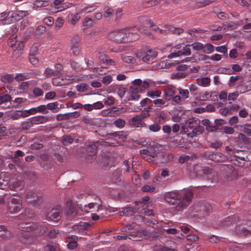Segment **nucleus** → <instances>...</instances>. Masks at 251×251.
I'll list each match as a JSON object with an SVG mask.
<instances>
[{"label":"nucleus","mask_w":251,"mask_h":251,"mask_svg":"<svg viewBox=\"0 0 251 251\" xmlns=\"http://www.w3.org/2000/svg\"><path fill=\"white\" fill-rule=\"evenodd\" d=\"M194 193L190 189L169 192L165 194L164 199L170 205L173 206L177 212L186 209L191 203Z\"/></svg>","instance_id":"1"},{"label":"nucleus","mask_w":251,"mask_h":251,"mask_svg":"<svg viewBox=\"0 0 251 251\" xmlns=\"http://www.w3.org/2000/svg\"><path fill=\"white\" fill-rule=\"evenodd\" d=\"M25 198L28 203L34 206L39 205L43 201L42 195L41 193L32 190L27 191L26 192Z\"/></svg>","instance_id":"2"},{"label":"nucleus","mask_w":251,"mask_h":251,"mask_svg":"<svg viewBox=\"0 0 251 251\" xmlns=\"http://www.w3.org/2000/svg\"><path fill=\"white\" fill-rule=\"evenodd\" d=\"M189 47L190 45H185L183 43L176 45L174 47V52L169 55L168 58L171 59L180 55H190L191 51Z\"/></svg>","instance_id":"3"},{"label":"nucleus","mask_w":251,"mask_h":251,"mask_svg":"<svg viewBox=\"0 0 251 251\" xmlns=\"http://www.w3.org/2000/svg\"><path fill=\"white\" fill-rule=\"evenodd\" d=\"M126 34L127 33L125 30V29H123L122 30L113 31L110 32L108 35V37L110 40L115 42H128V41H131L132 39L126 38Z\"/></svg>","instance_id":"4"},{"label":"nucleus","mask_w":251,"mask_h":251,"mask_svg":"<svg viewBox=\"0 0 251 251\" xmlns=\"http://www.w3.org/2000/svg\"><path fill=\"white\" fill-rule=\"evenodd\" d=\"M62 211V206L57 205L47 213L46 219L48 221L58 222L61 219Z\"/></svg>","instance_id":"5"},{"label":"nucleus","mask_w":251,"mask_h":251,"mask_svg":"<svg viewBox=\"0 0 251 251\" xmlns=\"http://www.w3.org/2000/svg\"><path fill=\"white\" fill-rule=\"evenodd\" d=\"M144 159L148 162H153L155 160L158 152L155 148H148L139 151Z\"/></svg>","instance_id":"6"},{"label":"nucleus","mask_w":251,"mask_h":251,"mask_svg":"<svg viewBox=\"0 0 251 251\" xmlns=\"http://www.w3.org/2000/svg\"><path fill=\"white\" fill-rule=\"evenodd\" d=\"M98 147V143L97 142H93L91 144L86 145V159L88 161L91 163L95 160Z\"/></svg>","instance_id":"7"},{"label":"nucleus","mask_w":251,"mask_h":251,"mask_svg":"<svg viewBox=\"0 0 251 251\" xmlns=\"http://www.w3.org/2000/svg\"><path fill=\"white\" fill-rule=\"evenodd\" d=\"M239 217L237 215L229 216L219 222L218 228H226L233 226L237 223Z\"/></svg>","instance_id":"8"},{"label":"nucleus","mask_w":251,"mask_h":251,"mask_svg":"<svg viewBox=\"0 0 251 251\" xmlns=\"http://www.w3.org/2000/svg\"><path fill=\"white\" fill-rule=\"evenodd\" d=\"M22 208V201L19 199H11L8 205V210L11 213L19 212Z\"/></svg>","instance_id":"9"},{"label":"nucleus","mask_w":251,"mask_h":251,"mask_svg":"<svg viewBox=\"0 0 251 251\" xmlns=\"http://www.w3.org/2000/svg\"><path fill=\"white\" fill-rule=\"evenodd\" d=\"M204 156L210 160L215 162H223L226 159V157L220 152L213 153L210 151H207L204 152Z\"/></svg>","instance_id":"10"},{"label":"nucleus","mask_w":251,"mask_h":251,"mask_svg":"<svg viewBox=\"0 0 251 251\" xmlns=\"http://www.w3.org/2000/svg\"><path fill=\"white\" fill-rule=\"evenodd\" d=\"M75 79L73 75H65L62 78H55L52 79V84L55 86H61L68 84Z\"/></svg>","instance_id":"11"},{"label":"nucleus","mask_w":251,"mask_h":251,"mask_svg":"<svg viewBox=\"0 0 251 251\" xmlns=\"http://www.w3.org/2000/svg\"><path fill=\"white\" fill-rule=\"evenodd\" d=\"M143 120V117L141 115H137L129 120V124L132 127H145L146 124Z\"/></svg>","instance_id":"12"},{"label":"nucleus","mask_w":251,"mask_h":251,"mask_svg":"<svg viewBox=\"0 0 251 251\" xmlns=\"http://www.w3.org/2000/svg\"><path fill=\"white\" fill-rule=\"evenodd\" d=\"M157 55V52L156 50H149L146 52L142 57V60L145 62L151 63L154 61Z\"/></svg>","instance_id":"13"},{"label":"nucleus","mask_w":251,"mask_h":251,"mask_svg":"<svg viewBox=\"0 0 251 251\" xmlns=\"http://www.w3.org/2000/svg\"><path fill=\"white\" fill-rule=\"evenodd\" d=\"M67 207L68 209L67 211V215L71 217H75L79 214L78 211L76 209V206L73 203L71 200L67 202Z\"/></svg>","instance_id":"14"},{"label":"nucleus","mask_w":251,"mask_h":251,"mask_svg":"<svg viewBox=\"0 0 251 251\" xmlns=\"http://www.w3.org/2000/svg\"><path fill=\"white\" fill-rule=\"evenodd\" d=\"M0 241L4 240H9L13 237L11 232L3 225L0 226Z\"/></svg>","instance_id":"15"},{"label":"nucleus","mask_w":251,"mask_h":251,"mask_svg":"<svg viewBox=\"0 0 251 251\" xmlns=\"http://www.w3.org/2000/svg\"><path fill=\"white\" fill-rule=\"evenodd\" d=\"M36 224L34 223H21L18 225V228L22 231L30 232L35 230Z\"/></svg>","instance_id":"16"},{"label":"nucleus","mask_w":251,"mask_h":251,"mask_svg":"<svg viewBox=\"0 0 251 251\" xmlns=\"http://www.w3.org/2000/svg\"><path fill=\"white\" fill-rule=\"evenodd\" d=\"M80 39L78 36H75L72 39L71 50L74 55L77 56L79 53Z\"/></svg>","instance_id":"17"},{"label":"nucleus","mask_w":251,"mask_h":251,"mask_svg":"<svg viewBox=\"0 0 251 251\" xmlns=\"http://www.w3.org/2000/svg\"><path fill=\"white\" fill-rule=\"evenodd\" d=\"M27 14V11L17 10L12 12L9 16L12 19V20L18 21L26 16Z\"/></svg>","instance_id":"18"},{"label":"nucleus","mask_w":251,"mask_h":251,"mask_svg":"<svg viewBox=\"0 0 251 251\" xmlns=\"http://www.w3.org/2000/svg\"><path fill=\"white\" fill-rule=\"evenodd\" d=\"M12 97L8 94H3L0 96V105L4 108L10 106V100Z\"/></svg>","instance_id":"19"},{"label":"nucleus","mask_w":251,"mask_h":251,"mask_svg":"<svg viewBox=\"0 0 251 251\" xmlns=\"http://www.w3.org/2000/svg\"><path fill=\"white\" fill-rule=\"evenodd\" d=\"M25 187V182L22 179H17L13 182L10 185V189L15 191H20L24 189Z\"/></svg>","instance_id":"20"},{"label":"nucleus","mask_w":251,"mask_h":251,"mask_svg":"<svg viewBox=\"0 0 251 251\" xmlns=\"http://www.w3.org/2000/svg\"><path fill=\"white\" fill-rule=\"evenodd\" d=\"M136 212H137V210L136 207H133L130 206H127L122 208V210L120 212L122 213L123 216L129 217L133 215Z\"/></svg>","instance_id":"21"},{"label":"nucleus","mask_w":251,"mask_h":251,"mask_svg":"<svg viewBox=\"0 0 251 251\" xmlns=\"http://www.w3.org/2000/svg\"><path fill=\"white\" fill-rule=\"evenodd\" d=\"M67 247L69 249L73 250L77 246L78 237L75 235H72L67 237Z\"/></svg>","instance_id":"22"},{"label":"nucleus","mask_w":251,"mask_h":251,"mask_svg":"<svg viewBox=\"0 0 251 251\" xmlns=\"http://www.w3.org/2000/svg\"><path fill=\"white\" fill-rule=\"evenodd\" d=\"M125 30L127 33V34L126 35V38L132 39H134V40L128 41V42L135 41L139 38V35L134 32V31L136 30L135 28L131 27L129 28L128 29L126 28L125 29Z\"/></svg>","instance_id":"23"},{"label":"nucleus","mask_w":251,"mask_h":251,"mask_svg":"<svg viewBox=\"0 0 251 251\" xmlns=\"http://www.w3.org/2000/svg\"><path fill=\"white\" fill-rule=\"evenodd\" d=\"M31 119L32 120V122L33 123V125L43 124L49 121V119L47 117L42 115H38L32 117L31 118Z\"/></svg>","instance_id":"24"},{"label":"nucleus","mask_w":251,"mask_h":251,"mask_svg":"<svg viewBox=\"0 0 251 251\" xmlns=\"http://www.w3.org/2000/svg\"><path fill=\"white\" fill-rule=\"evenodd\" d=\"M236 231L238 234L243 236H247L251 234V226H249L248 228L242 226H238L236 227Z\"/></svg>","instance_id":"25"},{"label":"nucleus","mask_w":251,"mask_h":251,"mask_svg":"<svg viewBox=\"0 0 251 251\" xmlns=\"http://www.w3.org/2000/svg\"><path fill=\"white\" fill-rule=\"evenodd\" d=\"M210 78L207 76L202 78H198L196 79L197 84L201 87L209 86L210 84Z\"/></svg>","instance_id":"26"},{"label":"nucleus","mask_w":251,"mask_h":251,"mask_svg":"<svg viewBox=\"0 0 251 251\" xmlns=\"http://www.w3.org/2000/svg\"><path fill=\"white\" fill-rule=\"evenodd\" d=\"M175 91L171 87H167L164 91V98L165 100H170L175 95Z\"/></svg>","instance_id":"27"},{"label":"nucleus","mask_w":251,"mask_h":251,"mask_svg":"<svg viewBox=\"0 0 251 251\" xmlns=\"http://www.w3.org/2000/svg\"><path fill=\"white\" fill-rule=\"evenodd\" d=\"M97 204L98 202L96 201L95 202H91L88 204L85 205L84 206H83L81 204H77V207L81 211L84 212L85 213H88L89 209L93 208L95 205Z\"/></svg>","instance_id":"28"},{"label":"nucleus","mask_w":251,"mask_h":251,"mask_svg":"<svg viewBox=\"0 0 251 251\" xmlns=\"http://www.w3.org/2000/svg\"><path fill=\"white\" fill-rule=\"evenodd\" d=\"M132 83L133 86L130 87V92H139L141 84H142V80L140 79H136L133 81Z\"/></svg>","instance_id":"29"},{"label":"nucleus","mask_w":251,"mask_h":251,"mask_svg":"<svg viewBox=\"0 0 251 251\" xmlns=\"http://www.w3.org/2000/svg\"><path fill=\"white\" fill-rule=\"evenodd\" d=\"M67 18L68 21L69 23L72 25H75L79 21L80 18V16L79 13H76L75 14H71L68 15Z\"/></svg>","instance_id":"30"},{"label":"nucleus","mask_w":251,"mask_h":251,"mask_svg":"<svg viewBox=\"0 0 251 251\" xmlns=\"http://www.w3.org/2000/svg\"><path fill=\"white\" fill-rule=\"evenodd\" d=\"M33 81H24L21 82L19 85V88L23 93L26 92Z\"/></svg>","instance_id":"31"},{"label":"nucleus","mask_w":251,"mask_h":251,"mask_svg":"<svg viewBox=\"0 0 251 251\" xmlns=\"http://www.w3.org/2000/svg\"><path fill=\"white\" fill-rule=\"evenodd\" d=\"M32 122V120L31 118H30L28 119L27 121L22 122L21 124V129L26 130L30 129L33 126Z\"/></svg>","instance_id":"32"},{"label":"nucleus","mask_w":251,"mask_h":251,"mask_svg":"<svg viewBox=\"0 0 251 251\" xmlns=\"http://www.w3.org/2000/svg\"><path fill=\"white\" fill-rule=\"evenodd\" d=\"M155 251H177L175 249H171L162 245H156L153 246Z\"/></svg>","instance_id":"33"},{"label":"nucleus","mask_w":251,"mask_h":251,"mask_svg":"<svg viewBox=\"0 0 251 251\" xmlns=\"http://www.w3.org/2000/svg\"><path fill=\"white\" fill-rule=\"evenodd\" d=\"M50 2L48 0H36L33 3L34 7L40 8L48 6Z\"/></svg>","instance_id":"34"},{"label":"nucleus","mask_w":251,"mask_h":251,"mask_svg":"<svg viewBox=\"0 0 251 251\" xmlns=\"http://www.w3.org/2000/svg\"><path fill=\"white\" fill-rule=\"evenodd\" d=\"M166 119V114L164 113H160L157 115V116L155 118V122L158 124H163L165 122Z\"/></svg>","instance_id":"35"},{"label":"nucleus","mask_w":251,"mask_h":251,"mask_svg":"<svg viewBox=\"0 0 251 251\" xmlns=\"http://www.w3.org/2000/svg\"><path fill=\"white\" fill-rule=\"evenodd\" d=\"M89 226L90 225L88 223H80L78 225L75 226L74 228L81 231L87 229Z\"/></svg>","instance_id":"36"},{"label":"nucleus","mask_w":251,"mask_h":251,"mask_svg":"<svg viewBox=\"0 0 251 251\" xmlns=\"http://www.w3.org/2000/svg\"><path fill=\"white\" fill-rule=\"evenodd\" d=\"M14 79V77L12 75L5 74L1 76V80L4 83H10Z\"/></svg>","instance_id":"37"},{"label":"nucleus","mask_w":251,"mask_h":251,"mask_svg":"<svg viewBox=\"0 0 251 251\" xmlns=\"http://www.w3.org/2000/svg\"><path fill=\"white\" fill-rule=\"evenodd\" d=\"M74 142V138L70 135H66L62 137V143L64 145H68L72 144Z\"/></svg>","instance_id":"38"},{"label":"nucleus","mask_w":251,"mask_h":251,"mask_svg":"<svg viewBox=\"0 0 251 251\" xmlns=\"http://www.w3.org/2000/svg\"><path fill=\"white\" fill-rule=\"evenodd\" d=\"M165 27L167 28L169 31H170L172 33L176 34H180L182 33L183 31V29L181 28H176L172 25H165Z\"/></svg>","instance_id":"39"},{"label":"nucleus","mask_w":251,"mask_h":251,"mask_svg":"<svg viewBox=\"0 0 251 251\" xmlns=\"http://www.w3.org/2000/svg\"><path fill=\"white\" fill-rule=\"evenodd\" d=\"M202 51L204 53L209 54L213 52L214 50V47L211 44H206L203 45Z\"/></svg>","instance_id":"40"},{"label":"nucleus","mask_w":251,"mask_h":251,"mask_svg":"<svg viewBox=\"0 0 251 251\" xmlns=\"http://www.w3.org/2000/svg\"><path fill=\"white\" fill-rule=\"evenodd\" d=\"M179 94L181 96V98L186 99L189 97V91L187 89H182L179 87L177 88Z\"/></svg>","instance_id":"41"},{"label":"nucleus","mask_w":251,"mask_h":251,"mask_svg":"<svg viewBox=\"0 0 251 251\" xmlns=\"http://www.w3.org/2000/svg\"><path fill=\"white\" fill-rule=\"evenodd\" d=\"M46 105L47 109L52 111L53 112H57L59 110V108H58V103L57 101L49 103Z\"/></svg>","instance_id":"42"},{"label":"nucleus","mask_w":251,"mask_h":251,"mask_svg":"<svg viewBox=\"0 0 251 251\" xmlns=\"http://www.w3.org/2000/svg\"><path fill=\"white\" fill-rule=\"evenodd\" d=\"M135 225L134 223L128 224L124 226L121 229V230L123 232H126V234L131 230L134 229Z\"/></svg>","instance_id":"43"},{"label":"nucleus","mask_w":251,"mask_h":251,"mask_svg":"<svg viewBox=\"0 0 251 251\" xmlns=\"http://www.w3.org/2000/svg\"><path fill=\"white\" fill-rule=\"evenodd\" d=\"M193 159V155H187L185 154H183L181 155L178 158V162L181 164H183L186 161L191 160H192Z\"/></svg>","instance_id":"44"},{"label":"nucleus","mask_w":251,"mask_h":251,"mask_svg":"<svg viewBox=\"0 0 251 251\" xmlns=\"http://www.w3.org/2000/svg\"><path fill=\"white\" fill-rule=\"evenodd\" d=\"M102 60L103 61V63H106L107 65H115L116 64V62L113 59H110L108 58L107 56L106 55H104L102 57Z\"/></svg>","instance_id":"45"},{"label":"nucleus","mask_w":251,"mask_h":251,"mask_svg":"<svg viewBox=\"0 0 251 251\" xmlns=\"http://www.w3.org/2000/svg\"><path fill=\"white\" fill-rule=\"evenodd\" d=\"M56 73L57 72H55L54 70L49 67L47 68L44 72V74L47 77H49L51 76H57Z\"/></svg>","instance_id":"46"},{"label":"nucleus","mask_w":251,"mask_h":251,"mask_svg":"<svg viewBox=\"0 0 251 251\" xmlns=\"http://www.w3.org/2000/svg\"><path fill=\"white\" fill-rule=\"evenodd\" d=\"M204 131V127L202 126H196L193 129L192 132L194 136L199 135Z\"/></svg>","instance_id":"47"},{"label":"nucleus","mask_w":251,"mask_h":251,"mask_svg":"<svg viewBox=\"0 0 251 251\" xmlns=\"http://www.w3.org/2000/svg\"><path fill=\"white\" fill-rule=\"evenodd\" d=\"M162 91L161 90H155L148 92L147 96L153 99L155 97H160Z\"/></svg>","instance_id":"48"},{"label":"nucleus","mask_w":251,"mask_h":251,"mask_svg":"<svg viewBox=\"0 0 251 251\" xmlns=\"http://www.w3.org/2000/svg\"><path fill=\"white\" fill-rule=\"evenodd\" d=\"M114 125L118 128H122L124 127L126 124V122L124 119L119 118L113 122Z\"/></svg>","instance_id":"49"},{"label":"nucleus","mask_w":251,"mask_h":251,"mask_svg":"<svg viewBox=\"0 0 251 251\" xmlns=\"http://www.w3.org/2000/svg\"><path fill=\"white\" fill-rule=\"evenodd\" d=\"M211 97V95L207 91L202 92L199 94L200 99L202 100H209Z\"/></svg>","instance_id":"50"},{"label":"nucleus","mask_w":251,"mask_h":251,"mask_svg":"<svg viewBox=\"0 0 251 251\" xmlns=\"http://www.w3.org/2000/svg\"><path fill=\"white\" fill-rule=\"evenodd\" d=\"M130 95L128 98V100H138L140 98V95L138 94V92L133 91L130 92Z\"/></svg>","instance_id":"51"},{"label":"nucleus","mask_w":251,"mask_h":251,"mask_svg":"<svg viewBox=\"0 0 251 251\" xmlns=\"http://www.w3.org/2000/svg\"><path fill=\"white\" fill-rule=\"evenodd\" d=\"M152 103L157 107H162L166 104V101L163 99H157L152 100Z\"/></svg>","instance_id":"52"},{"label":"nucleus","mask_w":251,"mask_h":251,"mask_svg":"<svg viewBox=\"0 0 251 251\" xmlns=\"http://www.w3.org/2000/svg\"><path fill=\"white\" fill-rule=\"evenodd\" d=\"M35 229L38 231L39 234L43 235L47 232V228L44 225H36Z\"/></svg>","instance_id":"53"},{"label":"nucleus","mask_w":251,"mask_h":251,"mask_svg":"<svg viewBox=\"0 0 251 251\" xmlns=\"http://www.w3.org/2000/svg\"><path fill=\"white\" fill-rule=\"evenodd\" d=\"M93 22L92 19L86 17L83 21V25L85 27H90L93 25Z\"/></svg>","instance_id":"54"},{"label":"nucleus","mask_w":251,"mask_h":251,"mask_svg":"<svg viewBox=\"0 0 251 251\" xmlns=\"http://www.w3.org/2000/svg\"><path fill=\"white\" fill-rule=\"evenodd\" d=\"M149 129L152 132H157L161 129V126L157 123L149 126Z\"/></svg>","instance_id":"55"},{"label":"nucleus","mask_w":251,"mask_h":251,"mask_svg":"<svg viewBox=\"0 0 251 251\" xmlns=\"http://www.w3.org/2000/svg\"><path fill=\"white\" fill-rule=\"evenodd\" d=\"M20 112L21 110L12 112L9 114V116L13 120H18L21 117Z\"/></svg>","instance_id":"56"},{"label":"nucleus","mask_w":251,"mask_h":251,"mask_svg":"<svg viewBox=\"0 0 251 251\" xmlns=\"http://www.w3.org/2000/svg\"><path fill=\"white\" fill-rule=\"evenodd\" d=\"M126 92V88L124 87H119L117 94L120 98H123Z\"/></svg>","instance_id":"57"},{"label":"nucleus","mask_w":251,"mask_h":251,"mask_svg":"<svg viewBox=\"0 0 251 251\" xmlns=\"http://www.w3.org/2000/svg\"><path fill=\"white\" fill-rule=\"evenodd\" d=\"M112 77L110 75H107L104 76V77H102V79L101 80L102 82L104 85H108L112 82Z\"/></svg>","instance_id":"58"},{"label":"nucleus","mask_w":251,"mask_h":251,"mask_svg":"<svg viewBox=\"0 0 251 251\" xmlns=\"http://www.w3.org/2000/svg\"><path fill=\"white\" fill-rule=\"evenodd\" d=\"M190 46H192L193 49L196 50H202L203 47V45L200 42H195Z\"/></svg>","instance_id":"59"},{"label":"nucleus","mask_w":251,"mask_h":251,"mask_svg":"<svg viewBox=\"0 0 251 251\" xmlns=\"http://www.w3.org/2000/svg\"><path fill=\"white\" fill-rule=\"evenodd\" d=\"M104 16L105 17H110L113 13V10L108 6L105 7L104 8Z\"/></svg>","instance_id":"60"},{"label":"nucleus","mask_w":251,"mask_h":251,"mask_svg":"<svg viewBox=\"0 0 251 251\" xmlns=\"http://www.w3.org/2000/svg\"><path fill=\"white\" fill-rule=\"evenodd\" d=\"M59 234V230L52 229L48 233V236L50 238H54Z\"/></svg>","instance_id":"61"},{"label":"nucleus","mask_w":251,"mask_h":251,"mask_svg":"<svg viewBox=\"0 0 251 251\" xmlns=\"http://www.w3.org/2000/svg\"><path fill=\"white\" fill-rule=\"evenodd\" d=\"M95 8H94V6H87L84 8H83L80 11V13H90L94 11Z\"/></svg>","instance_id":"62"},{"label":"nucleus","mask_w":251,"mask_h":251,"mask_svg":"<svg viewBox=\"0 0 251 251\" xmlns=\"http://www.w3.org/2000/svg\"><path fill=\"white\" fill-rule=\"evenodd\" d=\"M142 191L145 192H153L155 190V188L152 186L148 185H145L142 187Z\"/></svg>","instance_id":"63"},{"label":"nucleus","mask_w":251,"mask_h":251,"mask_svg":"<svg viewBox=\"0 0 251 251\" xmlns=\"http://www.w3.org/2000/svg\"><path fill=\"white\" fill-rule=\"evenodd\" d=\"M46 28L44 25L38 26L36 29L35 34L36 35H40L46 31Z\"/></svg>","instance_id":"64"}]
</instances>
